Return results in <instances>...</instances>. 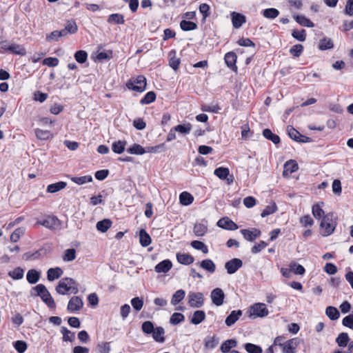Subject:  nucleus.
<instances>
[{
  "instance_id": "bf43d9fd",
  "label": "nucleus",
  "mask_w": 353,
  "mask_h": 353,
  "mask_svg": "<svg viewBox=\"0 0 353 353\" xmlns=\"http://www.w3.org/2000/svg\"><path fill=\"white\" fill-rule=\"evenodd\" d=\"M304 47L301 44H296L292 46L290 49V53L294 57H299L303 51Z\"/></svg>"
},
{
  "instance_id": "37998d69",
  "label": "nucleus",
  "mask_w": 353,
  "mask_h": 353,
  "mask_svg": "<svg viewBox=\"0 0 353 353\" xmlns=\"http://www.w3.org/2000/svg\"><path fill=\"white\" fill-rule=\"evenodd\" d=\"M205 314L203 310H196L194 312L190 321L192 324L197 325L201 323L205 319Z\"/></svg>"
},
{
  "instance_id": "f03ea898",
  "label": "nucleus",
  "mask_w": 353,
  "mask_h": 353,
  "mask_svg": "<svg viewBox=\"0 0 353 353\" xmlns=\"http://www.w3.org/2000/svg\"><path fill=\"white\" fill-rule=\"evenodd\" d=\"M78 283L72 278L64 277L59 280L55 290L59 294H77L79 292Z\"/></svg>"
},
{
  "instance_id": "a878e982",
  "label": "nucleus",
  "mask_w": 353,
  "mask_h": 353,
  "mask_svg": "<svg viewBox=\"0 0 353 353\" xmlns=\"http://www.w3.org/2000/svg\"><path fill=\"white\" fill-rule=\"evenodd\" d=\"M263 136L268 140L271 141L274 144L278 145L281 143V139L279 135L272 132L269 128L263 130Z\"/></svg>"
},
{
  "instance_id": "4c0bfd02",
  "label": "nucleus",
  "mask_w": 353,
  "mask_h": 353,
  "mask_svg": "<svg viewBox=\"0 0 353 353\" xmlns=\"http://www.w3.org/2000/svg\"><path fill=\"white\" fill-rule=\"evenodd\" d=\"M289 267L291 268L292 272L296 275H303L305 273V268L296 261L290 262Z\"/></svg>"
},
{
  "instance_id": "6e6d98bb",
  "label": "nucleus",
  "mask_w": 353,
  "mask_h": 353,
  "mask_svg": "<svg viewBox=\"0 0 353 353\" xmlns=\"http://www.w3.org/2000/svg\"><path fill=\"white\" fill-rule=\"evenodd\" d=\"M350 338L348 336V334L345 332H342L339 334L338 337L336 339V342L337 343L338 345L340 347H345L347 346L348 342H349Z\"/></svg>"
},
{
  "instance_id": "473e14b6",
  "label": "nucleus",
  "mask_w": 353,
  "mask_h": 353,
  "mask_svg": "<svg viewBox=\"0 0 353 353\" xmlns=\"http://www.w3.org/2000/svg\"><path fill=\"white\" fill-rule=\"evenodd\" d=\"M180 28L183 31L188 32L197 29V23L189 20L183 19L179 23Z\"/></svg>"
},
{
  "instance_id": "e2e57ef3",
  "label": "nucleus",
  "mask_w": 353,
  "mask_h": 353,
  "mask_svg": "<svg viewBox=\"0 0 353 353\" xmlns=\"http://www.w3.org/2000/svg\"><path fill=\"white\" fill-rule=\"evenodd\" d=\"M240 232L243 235V238L248 241L253 242L256 240L252 228L242 229L240 230Z\"/></svg>"
},
{
  "instance_id": "5701e85b",
  "label": "nucleus",
  "mask_w": 353,
  "mask_h": 353,
  "mask_svg": "<svg viewBox=\"0 0 353 353\" xmlns=\"http://www.w3.org/2000/svg\"><path fill=\"white\" fill-rule=\"evenodd\" d=\"M41 277V272L36 269H30L26 274V279L30 284L37 283Z\"/></svg>"
},
{
  "instance_id": "c03bdc74",
  "label": "nucleus",
  "mask_w": 353,
  "mask_h": 353,
  "mask_svg": "<svg viewBox=\"0 0 353 353\" xmlns=\"http://www.w3.org/2000/svg\"><path fill=\"white\" fill-rule=\"evenodd\" d=\"M70 179L73 183L77 185H83L86 183H90L93 181L92 176L91 175H85L82 176H72Z\"/></svg>"
},
{
  "instance_id": "2f4dec72",
  "label": "nucleus",
  "mask_w": 353,
  "mask_h": 353,
  "mask_svg": "<svg viewBox=\"0 0 353 353\" xmlns=\"http://www.w3.org/2000/svg\"><path fill=\"white\" fill-rule=\"evenodd\" d=\"M127 141L123 140H118L112 144V150L118 154H122L125 150Z\"/></svg>"
},
{
  "instance_id": "7c9ffc66",
  "label": "nucleus",
  "mask_w": 353,
  "mask_h": 353,
  "mask_svg": "<svg viewBox=\"0 0 353 353\" xmlns=\"http://www.w3.org/2000/svg\"><path fill=\"white\" fill-rule=\"evenodd\" d=\"M193 201L194 196L190 193L184 191L179 194V202L182 205H190Z\"/></svg>"
},
{
  "instance_id": "6e6552de",
  "label": "nucleus",
  "mask_w": 353,
  "mask_h": 353,
  "mask_svg": "<svg viewBox=\"0 0 353 353\" xmlns=\"http://www.w3.org/2000/svg\"><path fill=\"white\" fill-rule=\"evenodd\" d=\"M243 266V261L239 258H233L231 260L228 261L225 263V268L227 270V273L229 274H233L238 271Z\"/></svg>"
},
{
  "instance_id": "4d7b16f0",
  "label": "nucleus",
  "mask_w": 353,
  "mask_h": 353,
  "mask_svg": "<svg viewBox=\"0 0 353 353\" xmlns=\"http://www.w3.org/2000/svg\"><path fill=\"white\" fill-rule=\"evenodd\" d=\"M287 132L290 139H292L294 141L298 142V140L300 139L301 133L297 130H296L292 125L288 126Z\"/></svg>"
},
{
  "instance_id": "338daca9",
  "label": "nucleus",
  "mask_w": 353,
  "mask_h": 353,
  "mask_svg": "<svg viewBox=\"0 0 353 353\" xmlns=\"http://www.w3.org/2000/svg\"><path fill=\"white\" fill-rule=\"evenodd\" d=\"M59 59L57 57H46L43 59L42 64L48 67H55L59 64Z\"/></svg>"
},
{
  "instance_id": "9d476101",
  "label": "nucleus",
  "mask_w": 353,
  "mask_h": 353,
  "mask_svg": "<svg viewBox=\"0 0 353 353\" xmlns=\"http://www.w3.org/2000/svg\"><path fill=\"white\" fill-rule=\"evenodd\" d=\"M216 225L227 230H236L239 225L228 216L221 218L216 223Z\"/></svg>"
},
{
  "instance_id": "a18cd8bd",
  "label": "nucleus",
  "mask_w": 353,
  "mask_h": 353,
  "mask_svg": "<svg viewBox=\"0 0 353 353\" xmlns=\"http://www.w3.org/2000/svg\"><path fill=\"white\" fill-rule=\"evenodd\" d=\"M279 11L276 8H270L264 9L262 11V14L264 17L270 19H274L279 15Z\"/></svg>"
},
{
  "instance_id": "bb28decb",
  "label": "nucleus",
  "mask_w": 353,
  "mask_h": 353,
  "mask_svg": "<svg viewBox=\"0 0 353 353\" xmlns=\"http://www.w3.org/2000/svg\"><path fill=\"white\" fill-rule=\"evenodd\" d=\"M107 22L109 24L122 25L125 23L124 16L122 14L114 13L108 16Z\"/></svg>"
},
{
  "instance_id": "8fccbe9b",
  "label": "nucleus",
  "mask_w": 353,
  "mask_h": 353,
  "mask_svg": "<svg viewBox=\"0 0 353 353\" xmlns=\"http://www.w3.org/2000/svg\"><path fill=\"white\" fill-rule=\"evenodd\" d=\"M166 150L165 143L154 146L145 147V153H159Z\"/></svg>"
},
{
  "instance_id": "ddd939ff",
  "label": "nucleus",
  "mask_w": 353,
  "mask_h": 353,
  "mask_svg": "<svg viewBox=\"0 0 353 353\" xmlns=\"http://www.w3.org/2000/svg\"><path fill=\"white\" fill-rule=\"evenodd\" d=\"M230 16L232 26L235 29L240 28L246 22V17L241 13L232 12Z\"/></svg>"
},
{
  "instance_id": "1a4fd4ad",
  "label": "nucleus",
  "mask_w": 353,
  "mask_h": 353,
  "mask_svg": "<svg viewBox=\"0 0 353 353\" xmlns=\"http://www.w3.org/2000/svg\"><path fill=\"white\" fill-rule=\"evenodd\" d=\"M210 297L212 303L216 307H219L223 303L225 294L221 288H216L212 290Z\"/></svg>"
},
{
  "instance_id": "4be33fe9",
  "label": "nucleus",
  "mask_w": 353,
  "mask_h": 353,
  "mask_svg": "<svg viewBox=\"0 0 353 353\" xmlns=\"http://www.w3.org/2000/svg\"><path fill=\"white\" fill-rule=\"evenodd\" d=\"M52 251L50 243L44 244L40 249L33 252L34 260L43 258Z\"/></svg>"
},
{
  "instance_id": "f704fd0d",
  "label": "nucleus",
  "mask_w": 353,
  "mask_h": 353,
  "mask_svg": "<svg viewBox=\"0 0 353 353\" xmlns=\"http://www.w3.org/2000/svg\"><path fill=\"white\" fill-rule=\"evenodd\" d=\"M8 52L13 54H17V55H20V56H24L26 54V48L24 47H23L22 46H21L19 44H17V43L10 44L9 46Z\"/></svg>"
},
{
  "instance_id": "dca6fc26",
  "label": "nucleus",
  "mask_w": 353,
  "mask_h": 353,
  "mask_svg": "<svg viewBox=\"0 0 353 353\" xmlns=\"http://www.w3.org/2000/svg\"><path fill=\"white\" fill-rule=\"evenodd\" d=\"M298 169L299 165L295 160H288L284 164L283 175V176H288L295 172Z\"/></svg>"
},
{
  "instance_id": "774afa93",
  "label": "nucleus",
  "mask_w": 353,
  "mask_h": 353,
  "mask_svg": "<svg viewBox=\"0 0 353 353\" xmlns=\"http://www.w3.org/2000/svg\"><path fill=\"white\" fill-rule=\"evenodd\" d=\"M97 350L98 353H110L111 350L110 343L102 342L99 343L97 346Z\"/></svg>"
},
{
  "instance_id": "e433bc0d",
  "label": "nucleus",
  "mask_w": 353,
  "mask_h": 353,
  "mask_svg": "<svg viewBox=\"0 0 353 353\" xmlns=\"http://www.w3.org/2000/svg\"><path fill=\"white\" fill-rule=\"evenodd\" d=\"M88 52L83 50H79L74 54L75 61L80 64L85 63L88 61Z\"/></svg>"
},
{
  "instance_id": "6ab92c4d",
  "label": "nucleus",
  "mask_w": 353,
  "mask_h": 353,
  "mask_svg": "<svg viewBox=\"0 0 353 353\" xmlns=\"http://www.w3.org/2000/svg\"><path fill=\"white\" fill-rule=\"evenodd\" d=\"M196 265H199L202 269L210 274L214 273L216 270L215 263L210 259H203L201 261L196 263Z\"/></svg>"
},
{
  "instance_id": "052dcab7",
  "label": "nucleus",
  "mask_w": 353,
  "mask_h": 353,
  "mask_svg": "<svg viewBox=\"0 0 353 353\" xmlns=\"http://www.w3.org/2000/svg\"><path fill=\"white\" fill-rule=\"evenodd\" d=\"M76 259V250L74 248L67 249L63 256L64 261H72Z\"/></svg>"
},
{
  "instance_id": "0e129e2a",
  "label": "nucleus",
  "mask_w": 353,
  "mask_h": 353,
  "mask_svg": "<svg viewBox=\"0 0 353 353\" xmlns=\"http://www.w3.org/2000/svg\"><path fill=\"white\" fill-rule=\"evenodd\" d=\"M61 333L63 334V341L72 342L75 336L74 333L68 330L66 327H63L61 328Z\"/></svg>"
},
{
  "instance_id": "f3484780",
  "label": "nucleus",
  "mask_w": 353,
  "mask_h": 353,
  "mask_svg": "<svg viewBox=\"0 0 353 353\" xmlns=\"http://www.w3.org/2000/svg\"><path fill=\"white\" fill-rule=\"evenodd\" d=\"M299 344V340L297 338L292 339L287 341L283 347V353H294Z\"/></svg>"
},
{
  "instance_id": "4468645a",
  "label": "nucleus",
  "mask_w": 353,
  "mask_h": 353,
  "mask_svg": "<svg viewBox=\"0 0 353 353\" xmlns=\"http://www.w3.org/2000/svg\"><path fill=\"white\" fill-rule=\"evenodd\" d=\"M176 51L174 49L171 50L168 53V65L174 71L176 72L181 63V60L176 57Z\"/></svg>"
},
{
  "instance_id": "412c9836",
  "label": "nucleus",
  "mask_w": 353,
  "mask_h": 353,
  "mask_svg": "<svg viewBox=\"0 0 353 353\" xmlns=\"http://www.w3.org/2000/svg\"><path fill=\"white\" fill-rule=\"evenodd\" d=\"M292 17L296 22L302 26L307 28H314L315 26L314 23L304 15L294 14Z\"/></svg>"
},
{
  "instance_id": "aec40b11",
  "label": "nucleus",
  "mask_w": 353,
  "mask_h": 353,
  "mask_svg": "<svg viewBox=\"0 0 353 353\" xmlns=\"http://www.w3.org/2000/svg\"><path fill=\"white\" fill-rule=\"evenodd\" d=\"M63 274V271L61 268H50L47 271V279L49 281H53L59 279Z\"/></svg>"
},
{
  "instance_id": "0eeeda50",
  "label": "nucleus",
  "mask_w": 353,
  "mask_h": 353,
  "mask_svg": "<svg viewBox=\"0 0 353 353\" xmlns=\"http://www.w3.org/2000/svg\"><path fill=\"white\" fill-rule=\"evenodd\" d=\"M188 305L191 307L199 308L203 305L204 296L202 292H189L188 294Z\"/></svg>"
},
{
  "instance_id": "58836bf2",
  "label": "nucleus",
  "mask_w": 353,
  "mask_h": 353,
  "mask_svg": "<svg viewBox=\"0 0 353 353\" xmlns=\"http://www.w3.org/2000/svg\"><path fill=\"white\" fill-rule=\"evenodd\" d=\"M237 345V342L235 339H228L224 341L221 345V351L223 353L231 352L230 349L235 347Z\"/></svg>"
},
{
  "instance_id": "c85d7f7f",
  "label": "nucleus",
  "mask_w": 353,
  "mask_h": 353,
  "mask_svg": "<svg viewBox=\"0 0 353 353\" xmlns=\"http://www.w3.org/2000/svg\"><path fill=\"white\" fill-rule=\"evenodd\" d=\"M334 47L332 40L326 37L320 39L318 48L321 51L333 49Z\"/></svg>"
},
{
  "instance_id": "c756f323",
  "label": "nucleus",
  "mask_w": 353,
  "mask_h": 353,
  "mask_svg": "<svg viewBox=\"0 0 353 353\" xmlns=\"http://www.w3.org/2000/svg\"><path fill=\"white\" fill-rule=\"evenodd\" d=\"M126 151L130 154L143 155L145 153V148L139 143H134L128 148Z\"/></svg>"
},
{
  "instance_id": "2eb2a0df",
  "label": "nucleus",
  "mask_w": 353,
  "mask_h": 353,
  "mask_svg": "<svg viewBox=\"0 0 353 353\" xmlns=\"http://www.w3.org/2000/svg\"><path fill=\"white\" fill-rule=\"evenodd\" d=\"M172 267V261L170 259H164L155 265L154 271L157 273H167Z\"/></svg>"
},
{
  "instance_id": "9b49d317",
  "label": "nucleus",
  "mask_w": 353,
  "mask_h": 353,
  "mask_svg": "<svg viewBox=\"0 0 353 353\" xmlns=\"http://www.w3.org/2000/svg\"><path fill=\"white\" fill-rule=\"evenodd\" d=\"M214 174L221 180H227L228 184H231L233 182L234 176L232 175L230 176V178H228L230 176L228 168L223 166L216 168L214 171Z\"/></svg>"
},
{
  "instance_id": "cd10ccee",
  "label": "nucleus",
  "mask_w": 353,
  "mask_h": 353,
  "mask_svg": "<svg viewBox=\"0 0 353 353\" xmlns=\"http://www.w3.org/2000/svg\"><path fill=\"white\" fill-rule=\"evenodd\" d=\"M83 306V302L82 299L78 296H72L68 301L66 309H82Z\"/></svg>"
},
{
  "instance_id": "3c124183",
  "label": "nucleus",
  "mask_w": 353,
  "mask_h": 353,
  "mask_svg": "<svg viewBox=\"0 0 353 353\" xmlns=\"http://www.w3.org/2000/svg\"><path fill=\"white\" fill-rule=\"evenodd\" d=\"M113 57V52L111 50H106V51H102L99 52L97 57L96 59L99 61H109Z\"/></svg>"
},
{
  "instance_id": "a19ab883",
  "label": "nucleus",
  "mask_w": 353,
  "mask_h": 353,
  "mask_svg": "<svg viewBox=\"0 0 353 353\" xmlns=\"http://www.w3.org/2000/svg\"><path fill=\"white\" fill-rule=\"evenodd\" d=\"M157 94L154 91L148 92L144 97L140 100V104L148 105L156 100Z\"/></svg>"
},
{
  "instance_id": "680f3d73",
  "label": "nucleus",
  "mask_w": 353,
  "mask_h": 353,
  "mask_svg": "<svg viewBox=\"0 0 353 353\" xmlns=\"http://www.w3.org/2000/svg\"><path fill=\"white\" fill-rule=\"evenodd\" d=\"M87 300L88 307H95L99 304V297L95 292L90 294L87 297Z\"/></svg>"
},
{
  "instance_id": "7ed1b4c3",
  "label": "nucleus",
  "mask_w": 353,
  "mask_h": 353,
  "mask_svg": "<svg viewBox=\"0 0 353 353\" xmlns=\"http://www.w3.org/2000/svg\"><path fill=\"white\" fill-rule=\"evenodd\" d=\"M32 296H39L50 309H54L56 303L50 293L43 284H38L30 290Z\"/></svg>"
},
{
  "instance_id": "13d9d810",
  "label": "nucleus",
  "mask_w": 353,
  "mask_h": 353,
  "mask_svg": "<svg viewBox=\"0 0 353 353\" xmlns=\"http://www.w3.org/2000/svg\"><path fill=\"white\" fill-rule=\"evenodd\" d=\"M312 212L314 218L318 220L322 219L325 216L324 210L320 208L319 205H313Z\"/></svg>"
},
{
  "instance_id": "a211bd4d",
  "label": "nucleus",
  "mask_w": 353,
  "mask_h": 353,
  "mask_svg": "<svg viewBox=\"0 0 353 353\" xmlns=\"http://www.w3.org/2000/svg\"><path fill=\"white\" fill-rule=\"evenodd\" d=\"M176 258L179 263L184 265H190L194 261V258L189 253L177 252Z\"/></svg>"
},
{
  "instance_id": "69168bd1",
  "label": "nucleus",
  "mask_w": 353,
  "mask_h": 353,
  "mask_svg": "<svg viewBox=\"0 0 353 353\" xmlns=\"http://www.w3.org/2000/svg\"><path fill=\"white\" fill-rule=\"evenodd\" d=\"M245 349L248 353H262V349L260 346L250 343L245 345Z\"/></svg>"
},
{
  "instance_id": "39448f33",
  "label": "nucleus",
  "mask_w": 353,
  "mask_h": 353,
  "mask_svg": "<svg viewBox=\"0 0 353 353\" xmlns=\"http://www.w3.org/2000/svg\"><path fill=\"white\" fill-rule=\"evenodd\" d=\"M333 212H330L323 217L320 223V228H324L323 236H327L332 234L336 228V223L332 224Z\"/></svg>"
},
{
  "instance_id": "49530a36",
  "label": "nucleus",
  "mask_w": 353,
  "mask_h": 353,
  "mask_svg": "<svg viewBox=\"0 0 353 353\" xmlns=\"http://www.w3.org/2000/svg\"><path fill=\"white\" fill-rule=\"evenodd\" d=\"M192 127V125L190 123H186L174 126V130L182 134H188L190 132Z\"/></svg>"
},
{
  "instance_id": "864d4df0",
  "label": "nucleus",
  "mask_w": 353,
  "mask_h": 353,
  "mask_svg": "<svg viewBox=\"0 0 353 353\" xmlns=\"http://www.w3.org/2000/svg\"><path fill=\"white\" fill-rule=\"evenodd\" d=\"M208 231L207 225L203 223H196L194 226V233L196 236H203Z\"/></svg>"
},
{
  "instance_id": "b1692460",
  "label": "nucleus",
  "mask_w": 353,
  "mask_h": 353,
  "mask_svg": "<svg viewBox=\"0 0 353 353\" xmlns=\"http://www.w3.org/2000/svg\"><path fill=\"white\" fill-rule=\"evenodd\" d=\"M242 316L241 310H232L229 316L225 319V323L227 326L231 327Z\"/></svg>"
},
{
  "instance_id": "f8f14e48",
  "label": "nucleus",
  "mask_w": 353,
  "mask_h": 353,
  "mask_svg": "<svg viewBox=\"0 0 353 353\" xmlns=\"http://www.w3.org/2000/svg\"><path fill=\"white\" fill-rule=\"evenodd\" d=\"M236 60L237 55L233 51L227 52L224 56V61L225 65L234 72H236L238 70V68L236 65Z\"/></svg>"
},
{
  "instance_id": "5fc2aeb1",
  "label": "nucleus",
  "mask_w": 353,
  "mask_h": 353,
  "mask_svg": "<svg viewBox=\"0 0 353 353\" xmlns=\"http://www.w3.org/2000/svg\"><path fill=\"white\" fill-rule=\"evenodd\" d=\"M24 270L20 267L14 268L12 271L8 272V275L14 280H19L23 277Z\"/></svg>"
},
{
  "instance_id": "603ef678",
  "label": "nucleus",
  "mask_w": 353,
  "mask_h": 353,
  "mask_svg": "<svg viewBox=\"0 0 353 353\" xmlns=\"http://www.w3.org/2000/svg\"><path fill=\"white\" fill-rule=\"evenodd\" d=\"M278 210L277 205L275 202H272L271 205H267L264 210L262 211L261 216L264 218L270 214H274Z\"/></svg>"
},
{
  "instance_id": "de8ad7c7",
  "label": "nucleus",
  "mask_w": 353,
  "mask_h": 353,
  "mask_svg": "<svg viewBox=\"0 0 353 353\" xmlns=\"http://www.w3.org/2000/svg\"><path fill=\"white\" fill-rule=\"evenodd\" d=\"M35 134L37 139L40 140H48L53 137L52 134L49 130H43L39 128L35 130Z\"/></svg>"
},
{
  "instance_id": "20e7f679",
  "label": "nucleus",
  "mask_w": 353,
  "mask_h": 353,
  "mask_svg": "<svg viewBox=\"0 0 353 353\" xmlns=\"http://www.w3.org/2000/svg\"><path fill=\"white\" fill-rule=\"evenodd\" d=\"M126 88L132 91L143 92L146 90L147 79L143 75L131 77L125 83Z\"/></svg>"
},
{
  "instance_id": "72a5a7b5",
  "label": "nucleus",
  "mask_w": 353,
  "mask_h": 353,
  "mask_svg": "<svg viewBox=\"0 0 353 353\" xmlns=\"http://www.w3.org/2000/svg\"><path fill=\"white\" fill-rule=\"evenodd\" d=\"M112 222L109 219H104L97 223L96 228L101 232H105L111 227Z\"/></svg>"
},
{
  "instance_id": "79ce46f5",
  "label": "nucleus",
  "mask_w": 353,
  "mask_h": 353,
  "mask_svg": "<svg viewBox=\"0 0 353 353\" xmlns=\"http://www.w3.org/2000/svg\"><path fill=\"white\" fill-rule=\"evenodd\" d=\"M291 35L294 39L300 42H303L306 40L307 33L305 29L300 30L294 29L292 30Z\"/></svg>"
},
{
  "instance_id": "09e8293b",
  "label": "nucleus",
  "mask_w": 353,
  "mask_h": 353,
  "mask_svg": "<svg viewBox=\"0 0 353 353\" xmlns=\"http://www.w3.org/2000/svg\"><path fill=\"white\" fill-rule=\"evenodd\" d=\"M191 246L197 250H201L203 254L208 253V246L202 241L194 240L190 243Z\"/></svg>"
},
{
  "instance_id": "f257e3e1",
  "label": "nucleus",
  "mask_w": 353,
  "mask_h": 353,
  "mask_svg": "<svg viewBox=\"0 0 353 353\" xmlns=\"http://www.w3.org/2000/svg\"><path fill=\"white\" fill-rule=\"evenodd\" d=\"M142 332L146 335H150L153 340L158 343H163L165 341V332L163 327H154L150 321H144L141 325Z\"/></svg>"
},
{
  "instance_id": "393cba45",
  "label": "nucleus",
  "mask_w": 353,
  "mask_h": 353,
  "mask_svg": "<svg viewBox=\"0 0 353 353\" xmlns=\"http://www.w3.org/2000/svg\"><path fill=\"white\" fill-rule=\"evenodd\" d=\"M139 243L142 247H148L152 243V239L145 229L139 230Z\"/></svg>"
},
{
  "instance_id": "ea45409f",
  "label": "nucleus",
  "mask_w": 353,
  "mask_h": 353,
  "mask_svg": "<svg viewBox=\"0 0 353 353\" xmlns=\"http://www.w3.org/2000/svg\"><path fill=\"white\" fill-rule=\"evenodd\" d=\"M185 290L180 289L176 291L172 296L171 303L173 305H176L179 304L185 297Z\"/></svg>"
},
{
  "instance_id": "423d86ee",
  "label": "nucleus",
  "mask_w": 353,
  "mask_h": 353,
  "mask_svg": "<svg viewBox=\"0 0 353 353\" xmlns=\"http://www.w3.org/2000/svg\"><path fill=\"white\" fill-rule=\"evenodd\" d=\"M37 224L41 225L50 230H59L61 228V221L56 216H48L42 220L37 221Z\"/></svg>"
},
{
  "instance_id": "c9c22d12",
  "label": "nucleus",
  "mask_w": 353,
  "mask_h": 353,
  "mask_svg": "<svg viewBox=\"0 0 353 353\" xmlns=\"http://www.w3.org/2000/svg\"><path fill=\"white\" fill-rule=\"evenodd\" d=\"M67 185V183L64 181H59L57 183H51L47 187V192L56 193L59 190L65 188Z\"/></svg>"
}]
</instances>
